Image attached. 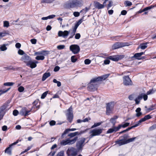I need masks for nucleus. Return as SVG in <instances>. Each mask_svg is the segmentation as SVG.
<instances>
[{"label": "nucleus", "instance_id": "1", "mask_svg": "<svg viewBox=\"0 0 156 156\" xmlns=\"http://www.w3.org/2000/svg\"><path fill=\"white\" fill-rule=\"evenodd\" d=\"M78 139V137L76 136L73 139L70 140L67 139L66 140H62L60 142V144L62 145L65 146L66 145H71L74 144Z\"/></svg>", "mask_w": 156, "mask_h": 156}, {"label": "nucleus", "instance_id": "2", "mask_svg": "<svg viewBox=\"0 0 156 156\" xmlns=\"http://www.w3.org/2000/svg\"><path fill=\"white\" fill-rule=\"evenodd\" d=\"M103 129H95L91 130L89 133L91 134L89 136V138L91 139L94 136H98L102 132Z\"/></svg>", "mask_w": 156, "mask_h": 156}, {"label": "nucleus", "instance_id": "3", "mask_svg": "<svg viewBox=\"0 0 156 156\" xmlns=\"http://www.w3.org/2000/svg\"><path fill=\"white\" fill-rule=\"evenodd\" d=\"M114 105V102H113L107 104L106 114L107 115H109L112 113Z\"/></svg>", "mask_w": 156, "mask_h": 156}, {"label": "nucleus", "instance_id": "4", "mask_svg": "<svg viewBox=\"0 0 156 156\" xmlns=\"http://www.w3.org/2000/svg\"><path fill=\"white\" fill-rule=\"evenodd\" d=\"M86 139L85 138H82L78 141L76 144V147L78 150H82L83 147L84 145V142Z\"/></svg>", "mask_w": 156, "mask_h": 156}, {"label": "nucleus", "instance_id": "5", "mask_svg": "<svg viewBox=\"0 0 156 156\" xmlns=\"http://www.w3.org/2000/svg\"><path fill=\"white\" fill-rule=\"evenodd\" d=\"M66 115L68 120L69 122H71L73 119V115L72 106H70L67 110V113H66Z\"/></svg>", "mask_w": 156, "mask_h": 156}, {"label": "nucleus", "instance_id": "6", "mask_svg": "<svg viewBox=\"0 0 156 156\" xmlns=\"http://www.w3.org/2000/svg\"><path fill=\"white\" fill-rule=\"evenodd\" d=\"M83 2L81 0H76L72 1L69 3V6L71 8H74L76 6H80L82 5Z\"/></svg>", "mask_w": 156, "mask_h": 156}, {"label": "nucleus", "instance_id": "7", "mask_svg": "<svg viewBox=\"0 0 156 156\" xmlns=\"http://www.w3.org/2000/svg\"><path fill=\"white\" fill-rule=\"evenodd\" d=\"M66 153L68 156H75L76 155L77 151L75 148L71 147L68 148Z\"/></svg>", "mask_w": 156, "mask_h": 156}, {"label": "nucleus", "instance_id": "8", "mask_svg": "<svg viewBox=\"0 0 156 156\" xmlns=\"http://www.w3.org/2000/svg\"><path fill=\"white\" fill-rule=\"evenodd\" d=\"M109 76V74H108L103 75L100 76L95 78L91 80V82H98L99 81H102L103 80H105L106 78H107Z\"/></svg>", "mask_w": 156, "mask_h": 156}, {"label": "nucleus", "instance_id": "9", "mask_svg": "<svg viewBox=\"0 0 156 156\" xmlns=\"http://www.w3.org/2000/svg\"><path fill=\"white\" fill-rule=\"evenodd\" d=\"M69 48L70 50L74 54L78 53L80 50L79 46L77 44H73L70 45Z\"/></svg>", "mask_w": 156, "mask_h": 156}, {"label": "nucleus", "instance_id": "10", "mask_svg": "<svg viewBox=\"0 0 156 156\" xmlns=\"http://www.w3.org/2000/svg\"><path fill=\"white\" fill-rule=\"evenodd\" d=\"M98 82H91V80L90 83L88 86V90L90 91H93L97 90L98 86Z\"/></svg>", "mask_w": 156, "mask_h": 156}, {"label": "nucleus", "instance_id": "11", "mask_svg": "<svg viewBox=\"0 0 156 156\" xmlns=\"http://www.w3.org/2000/svg\"><path fill=\"white\" fill-rule=\"evenodd\" d=\"M128 45L126 43L118 42L113 45L112 48L113 49H115Z\"/></svg>", "mask_w": 156, "mask_h": 156}, {"label": "nucleus", "instance_id": "12", "mask_svg": "<svg viewBox=\"0 0 156 156\" xmlns=\"http://www.w3.org/2000/svg\"><path fill=\"white\" fill-rule=\"evenodd\" d=\"M7 107V105L5 104L0 108V120L3 118L5 113V109Z\"/></svg>", "mask_w": 156, "mask_h": 156}, {"label": "nucleus", "instance_id": "13", "mask_svg": "<svg viewBox=\"0 0 156 156\" xmlns=\"http://www.w3.org/2000/svg\"><path fill=\"white\" fill-rule=\"evenodd\" d=\"M124 57L123 55H115L111 56L109 57L108 58L113 61H118L120 59H121Z\"/></svg>", "mask_w": 156, "mask_h": 156}, {"label": "nucleus", "instance_id": "14", "mask_svg": "<svg viewBox=\"0 0 156 156\" xmlns=\"http://www.w3.org/2000/svg\"><path fill=\"white\" fill-rule=\"evenodd\" d=\"M123 83L126 86L132 85V81L128 76H125L123 77Z\"/></svg>", "mask_w": 156, "mask_h": 156}, {"label": "nucleus", "instance_id": "15", "mask_svg": "<svg viewBox=\"0 0 156 156\" xmlns=\"http://www.w3.org/2000/svg\"><path fill=\"white\" fill-rule=\"evenodd\" d=\"M21 140H17L14 143L12 144H11L9 145V146L5 150V153L8 154H9L11 155L12 154V150L11 149V148L12 146L15 145L17 144L19 141H20Z\"/></svg>", "mask_w": 156, "mask_h": 156}, {"label": "nucleus", "instance_id": "16", "mask_svg": "<svg viewBox=\"0 0 156 156\" xmlns=\"http://www.w3.org/2000/svg\"><path fill=\"white\" fill-rule=\"evenodd\" d=\"M69 33V32L67 30H65L63 32L62 31H59L58 33V35L59 37H62L64 38H66Z\"/></svg>", "mask_w": 156, "mask_h": 156}, {"label": "nucleus", "instance_id": "17", "mask_svg": "<svg viewBox=\"0 0 156 156\" xmlns=\"http://www.w3.org/2000/svg\"><path fill=\"white\" fill-rule=\"evenodd\" d=\"M86 131V130H85L83 131H80V133L76 132L73 133H71L69 134L68 135V136L70 137V138H72L74 136H75L76 135H81L83 133H85Z\"/></svg>", "mask_w": 156, "mask_h": 156}, {"label": "nucleus", "instance_id": "18", "mask_svg": "<svg viewBox=\"0 0 156 156\" xmlns=\"http://www.w3.org/2000/svg\"><path fill=\"white\" fill-rule=\"evenodd\" d=\"M30 59H31L30 57L26 54H25L21 58V60L27 63L28 62Z\"/></svg>", "mask_w": 156, "mask_h": 156}, {"label": "nucleus", "instance_id": "19", "mask_svg": "<svg viewBox=\"0 0 156 156\" xmlns=\"http://www.w3.org/2000/svg\"><path fill=\"white\" fill-rule=\"evenodd\" d=\"M119 139L120 140H118L115 141L116 144H118L120 146L127 144L126 140H124L122 138Z\"/></svg>", "mask_w": 156, "mask_h": 156}, {"label": "nucleus", "instance_id": "20", "mask_svg": "<svg viewBox=\"0 0 156 156\" xmlns=\"http://www.w3.org/2000/svg\"><path fill=\"white\" fill-rule=\"evenodd\" d=\"M27 65L30 66L32 69L35 68L37 66V65L36 64V63L34 62V61H31V59L27 63Z\"/></svg>", "mask_w": 156, "mask_h": 156}, {"label": "nucleus", "instance_id": "21", "mask_svg": "<svg viewBox=\"0 0 156 156\" xmlns=\"http://www.w3.org/2000/svg\"><path fill=\"white\" fill-rule=\"evenodd\" d=\"M143 94L142 93L139 95L138 97L135 99L136 104L138 105L140 103V100L143 98Z\"/></svg>", "mask_w": 156, "mask_h": 156}, {"label": "nucleus", "instance_id": "22", "mask_svg": "<svg viewBox=\"0 0 156 156\" xmlns=\"http://www.w3.org/2000/svg\"><path fill=\"white\" fill-rule=\"evenodd\" d=\"M144 53L143 52H141L140 53H138L135 54L134 56L132 57V58H135L136 59H140V58H139L141 55H143Z\"/></svg>", "mask_w": 156, "mask_h": 156}, {"label": "nucleus", "instance_id": "23", "mask_svg": "<svg viewBox=\"0 0 156 156\" xmlns=\"http://www.w3.org/2000/svg\"><path fill=\"white\" fill-rule=\"evenodd\" d=\"M95 7L98 9H101L104 8V5H102L98 2L95 3Z\"/></svg>", "mask_w": 156, "mask_h": 156}, {"label": "nucleus", "instance_id": "24", "mask_svg": "<svg viewBox=\"0 0 156 156\" xmlns=\"http://www.w3.org/2000/svg\"><path fill=\"white\" fill-rule=\"evenodd\" d=\"M148 43H149L147 42L140 44L139 46L138 47L137 49L140 48L142 49H144L147 47V44Z\"/></svg>", "mask_w": 156, "mask_h": 156}, {"label": "nucleus", "instance_id": "25", "mask_svg": "<svg viewBox=\"0 0 156 156\" xmlns=\"http://www.w3.org/2000/svg\"><path fill=\"white\" fill-rule=\"evenodd\" d=\"M51 76V74L49 73H45L43 75L42 80L44 81L48 77Z\"/></svg>", "mask_w": 156, "mask_h": 156}, {"label": "nucleus", "instance_id": "26", "mask_svg": "<svg viewBox=\"0 0 156 156\" xmlns=\"http://www.w3.org/2000/svg\"><path fill=\"white\" fill-rule=\"evenodd\" d=\"M26 108H22L20 112V114L22 115L27 116V113L26 114Z\"/></svg>", "mask_w": 156, "mask_h": 156}, {"label": "nucleus", "instance_id": "27", "mask_svg": "<svg viewBox=\"0 0 156 156\" xmlns=\"http://www.w3.org/2000/svg\"><path fill=\"white\" fill-rule=\"evenodd\" d=\"M77 129L76 128L67 129H66L62 135V136L66 134L68 132L70 131H74Z\"/></svg>", "mask_w": 156, "mask_h": 156}, {"label": "nucleus", "instance_id": "28", "mask_svg": "<svg viewBox=\"0 0 156 156\" xmlns=\"http://www.w3.org/2000/svg\"><path fill=\"white\" fill-rule=\"evenodd\" d=\"M118 118V116H115L114 117L110 119V122L112 124L113 126H115L116 123V120Z\"/></svg>", "mask_w": 156, "mask_h": 156}, {"label": "nucleus", "instance_id": "29", "mask_svg": "<svg viewBox=\"0 0 156 156\" xmlns=\"http://www.w3.org/2000/svg\"><path fill=\"white\" fill-rule=\"evenodd\" d=\"M136 95L134 94H133L131 95H129L128 97L129 99L131 101H132L134 100L136 98Z\"/></svg>", "mask_w": 156, "mask_h": 156}, {"label": "nucleus", "instance_id": "30", "mask_svg": "<svg viewBox=\"0 0 156 156\" xmlns=\"http://www.w3.org/2000/svg\"><path fill=\"white\" fill-rule=\"evenodd\" d=\"M124 4L126 7L130 6L132 5V3L128 1H125L124 2Z\"/></svg>", "mask_w": 156, "mask_h": 156}, {"label": "nucleus", "instance_id": "31", "mask_svg": "<svg viewBox=\"0 0 156 156\" xmlns=\"http://www.w3.org/2000/svg\"><path fill=\"white\" fill-rule=\"evenodd\" d=\"M10 89V88L9 87V88H7L6 89H4L3 90H0V96L2 94H4L7 92L8 90H9Z\"/></svg>", "mask_w": 156, "mask_h": 156}, {"label": "nucleus", "instance_id": "32", "mask_svg": "<svg viewBox=\"0 0 156 156\" xmlns=\"http://www.w3.org/2000/svg\"><path fill=\"white\" fill-rule=\"evenodd\" d=\"M112 128L113 129L114 132H115L118 131L121 128V126L119 125L118 127H115L113 126Z\"/></svg>", "mask_w": 156, "mask_h": 156}, {"label": "nucleus", "instance_id": "33", "mask_svg": "<svg viewBox=\"0 0 156 156\" xmlns=\"http://www.w3.org/2000/svg\"><path fill=\"white\" fill-rule=\"evenodd\" d=\"M54 0H41V3H51Z\"/></svg>", "mask_w": 156, "mask_h": 156}, {"label": "nucleus", "instance_id": "34", "mask_svg": "<svg viewBox=\"0 0 156 156\" xmlns=\"http://www.w3.org/2000/svg\"><path fill=\"white\" fill-rule=\"evenodd\" d=\"M44 58V57L43 55L37 56L35 58V59L37 60H43Z\"/></svg>", "mask_w": 156, "mask_h": 156}, {"label": "nucleus", "instance_id": "35", "mask_svg": "<svg viewBox=\"0 0 156 156\" xmlns=\"http://www.w3.org/2000/svg\"><path fill=\"white\" fill-rule=\"evenodd\" d=\"M136 138V137H133L132 138H129L126 140L127 144L134 141Z\"/></svg>", "mask_w": 156, "mask_h": 156}, {"label": "nucleus", "instance_id": "36", "mask_svg": "<svg viewBox=\"0 0 156 156\" xmlns=\"http://www.w3.org/2000/svg\"><path fill=\"white\" fill-rule=\"evenodd\" d=\"M108 4L107 5V9H108L110 7L113 5V2L112 0H110L108 2Z\"/></svg>", "mask_w": 156, "mask_h": 156}, {"label": "nucleus", "instance_id": "37", "mask_svg": "<svg viewBox=\"0 0 156 156\" xmlns=\"http://www.w3.org/2000/svg\"><path fill=\"white\" fill-rule=\"evenodd\" d=\"M154 7V6L153 5H151L150 6L147 7L143 9V11H146L148 10H149L153 8Z\"/></svg>", "mask_w": 156, "mask_h": 156}, {"label": "nucleus", "instance_id": "38", "mask_svg": "<svg viewBox=\"0 0 156 156\" xmlns=\"http://www.w3.org/2000/svg\"><path fill=\"white\" fill-rule=\"evenodd\" d=\"M0 49L2 51H5L7 49L5 44H3L0 48Z\"/></svg>", "mask_w": 156, "mask_h": 156}, {"label": "nucleus", "instance_id": "39", "mask_svg": "<svg viewBox=\"0 0 156 156\" xmlns=\"http://www.w3.org/2000/svg\"><path fill=\"white\" fill-rule=\"evenodd\" d=\"M71 60L72 62H75L76 60L77 59L75 56H72L71 57Z\"/></svg>", "mask_w": 156, "mask_h": 156}, {"label": "nucleus", "instance_id": "40", "mask_svg": "<svg viewBox=\"0 0 156 156\" xmlns=\"http://www.w3.org/2000/svg\"><path fill=\"white\" fill-rule=\"evenodd\" d=\"M18 53L19 55H24L25 54H26L23 50L20 49L18 50Z\"/></svg>", "mask_w": 156, "mask_h": 156}, {"label": "nucleus", "instance_id": "41", "mask_svg": "<svg viewBox=\"0 0 156 156\" xmlns=\"http://www.w3.org/2000/svg\"><path fill=\"white\" fill-rule=\"evenodd\" d=\"M7 34L5 32H0V39L2 37L5 36Z\"/></svg>", "mask_w": 156, "mask_h": 156}, {"label": "nucleus", "instance_id": "42", "mask_svg": "<svg viewBox=\"0 0 156 156\" xmlns=\"http://www.w3.org/2000/svg\"><path fill=\"white\" fill-rule=\"evenodd\" d=\"M9 26V23L8 21H5L4 22V27H8Z\"/></svg>", "mask_w": 156, "mask_h": 156}, {"label": "nucleus", "instance_id": "43", "mask_svg": "<svg viewBox=\"0 0 156 156\" xmlns=\"http://www.w3.org/2000/svg\"><path fill=\"white\" fill-rule=\"evenodd\" d=\"M48 93V91H46L42 95L41 98V99L44 98L46 96Z\"/></svg>", "mask_w": 156, "mask_h": 156}, {"label": "nucleus", "instance_id": "44", "mask_svg": "<svg viewBox=\"0 0 156 156\" xmlns=\"http://www.w3.org/2000/svg\"><path fill=\"white\" fill-rule=\"evenodd\" d=\"M129 137L128 134H125L124 136L120 137L119 138H122L124 140H126V139Z\"/></svg>", "mask_w": 156, "mask_h": 156}, {"label": "nucleus", "instance_id": "45", "mask_svg": "<svg viewBox=\"0 0 156 156\" xmlns=\"http://www.w3.org/2000/svg\"><path fill=\"white\" fill-rule=\"evenodd\" d=\"M41 55H46L49 53V52L47 51H41Z\"/></svg>", "mask_w": 156, "mask_h": 156}, {"label": "nucleus", "instance_id": "46", "mask_svg": "<svg viewBox=\"0 0 156 156\" xmlns=\"http://www.w3.org/2000/svg\"><path fill=\"white\" fill-rule=\"evenodd\" d=\"M90 9V7H86L84 9H83L80 11V12H84L85 13H86L87 12L88 10H89Z\"/></svg>", "mask_w": 156, "mask_h": 156}, {"label": "nucleus", "instance_id": "47", "mask_svg": "<svg viewBox=\"0 0 156 156\" xmlns=\"http://www.w3.org/2000/svg\"><path fill=\"white\" fill-rule=\"evenodd\" d=\"M129 123L126 122L123 125H120L121 126V128L122 127L123 128H125L129 126Z\"/></svg>", "mask_w": 156, "mask_h": 156}, {"label": "nucleus", "instance_id": "48", "mask_svg": "<svg viewBox=\"0 0 156 156\" xmlns=\"http://www.w3.org/2000/svg\"><path fill=\"white\" fill-rule=\"evenodd\" d=\"M101 124V122H98L95 123L91 127V128H94L100 126Z\"/></svg>", "mask_w": 156, "mask_h": 156}, {"label": "nucleus", "instance_id": "49", "mask_svg": "<svg viewBox=\"0 0 156 156\" xmlns=\"http://www.w3.org/2000/svg\"><path fill=\"white\" fill-rule=\"evenodd\" d=\"M14 84V83L12 82H7L5 83L4 84V85L7 86H12Z\"/></svg>", "mask_w": 156, "mask_h": 156}, {"label": "nucleus", "instance_id": "50", "mask_svg": "<svg viewBox=\"0 0 156 156\" xmlns=\"http://www.w3.org/2000/svg\"><path fill=\"white\" fill-rule=\"evenodd\" d=\"M24 88L23 86H20L18 88V90L20 92H23L24 90Z\"/></svg>", "mask_w": 156, "mask_h": 156}, {"label": "nucleus", "instance_id": "51", "mask_svg": "<svg viewBox=\"0 0 156 156\" xmlns=\"http://www.w3.org/2000/svg\"><path fill=\"white\" fill-rule=\"evenodd\" d=\"M65 47V46L63 45H58L57 47V48L59 50L64 49Z\"/></svg>", "mask_w": 156, "mask_h": 156}, {"label": "nucleus", "instance_id": "52", "mask_svg": "<svg viewBox=\"0 0 156 156\" xmlns=\"http://www.w3.org/2000/svg\"><path fill=\"white\" fill-rule=\"evenodd\" d=\"M91 62V61L89 59H86L84 61V63L86 65H88Z\"/></svg>", "mask_w": 156, "mask_h": 156}, {"label": "nucleus", "instance_id": "53", "mask_svg": "<svg viewBox=\"0 0 156 156\" xmlns=\"http://www.w3.org/2000/svg\"><path fill=\"white\" fill-rule=\"evenodd\" d=\"M57 156H64V152L63 151H61L59 152Z\"/></svg>", "mask_w": 156, "mask_h": 156}, {"label": "nucleus", "instance_id": "54", "mask_svg": "<svg viewBox=\"0 0 156 156\" xmlns=\"http://www.w3.org/2000/svg\"><path fill=\"white\" fill-rule=\"evenodd\" d=\"M80 37V35L79 33H77L76 34L75 38L77 39H79Z\"/></svg>", "mask_w": 156, "mask_h": 156}, {"label": "nucleus", "instance_id": "55", "mask_svg": "<svg viewBox=\"0 0 156 156\" xmlns=\"http://www.w3.org/2000/svg\"><path fill=\"white\" fill-rule=\"evenodd\" d=\"M114 132L113 131V128H110L108 129V130L107 131V133H112Z\"/></svg>", "mask_w": 156, "mask_h": 156}, {"label": "nucleus", "instance_id": "56", "mask_svg": "<svg viewBox=\"0 0 156 156\" xmlns=\"http://www.w3.org/2000/svg\"><path fill=\"white\" fill-rule=\"evenodd\" d=\"M18 113L19 112L17 110H15L13 112V114L14 116H16L18 114Z\"/></svg>", "mask_w": 156, "mask_h": 156}, {"label": "nucleus", "instance_id": "57", "mask_svg": "<svg viewBox=\"0 0 156 156\" xmlns=\"http://www.w3.org/2000/svg\"><path fill=\"white\" fill-rule=\"evenodd\" d=\"M142 94H143V98L144 100V101H146V100H147V97H148L147 94H146L144 93H142Z\"/></svg>", "mask_w": 156, "mask_h": 156}, {"label": "nucleus", "instance_id": "58", "mask_svg": "<svg viewBox=\"0 0 156 156\" xmlns=\"http://www.w3.org/2000/svg\"><path fill=\"white\" fill-rule=\"evenodd\" d=\"M31 43L33 44H35L37 42V40L35 39H32L30 40Z\"/></svg>", "mask_w": 156, "mask_h": 156}, {"label": "nucleus", "instance_id": "59", "mask_svg": "<svg viewBox=\"0 0 156 156\" xmlns=\"http://www.w3.org/2000/svg\"><path fill=\"white\" fill-rule=\"evenodd\" d=\"M73 15L75 17H78L80 16V13L77 12H73Z\"/></svg>", "mask_w": 156, "mask_h": 156}, {"label": "nucleus", "instance_id": "60", "mask_svg": "<svg viewBox=\"0 0 156 156\" xmlns=\"http://www.w3.org/2000/svg\"><path fill=\"white\" fill-rule=\"evenodd\" d=\"M145 120L149 119L151 118V116L149 115H146L144 116V117Z\"/></svg>", "mask_w": 156, "mask_h": 156}, {"label": "nucleus", "instance_id": "61", "mask_svg": "<svg viewBox=\"0 0 156 156\" xmlns=\"http://www.w3.org/2000/svg\"><path fill=\"white\" fill-rule=\"evenodd\" d=\"M110 61L108 59H106L104 61V64L105 65H107L109 64Z\"/></svg>", "mask_w": 156, "mask_h": 156}, {"label": "nucleus", "instance_id": "62", "mask_svg": "<svg viewBox=\"0 0 156 156\" xmlns=\"http://www.w3.org/2000/svg\"><path fill=\"white\" fill-rule=\"evenodd\" d=\"M82 22L83 19H80L76 24L79 26L82 23Z\"/></svg>", "mask_w": 156, "mask_h": 156}, {"label": "nucleus", "instance_id": "63", "mask_svg": "<svg viewBox=\"0 0 156 156\" xmlns=\"http://www.w3.org/2000/svg\"><path fill=\"white\" fill-rule=\"evenodd\" d=\"M55 122L54 120H52L50 122L49 124L50 126H54L55 124Z\"/></svg>", "mask_w": 156, "mask_h": 156}, {"label": "nucleus", "instance_id": "64", "mask_svg": "<svg viewBox=\"0 0 156 156\" xmlns=\"http://www.w3.org/2000/svg\"><path fill=\"white\" fill-rule=\"evenodd\" d=\"M59 69H60L59 67L58 66H56L54 69V71L55 72H57V71H58Z\"/></svg>", "mask_w": 156, "mask_h": 156}]
</instances>
